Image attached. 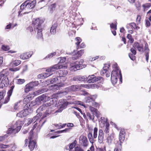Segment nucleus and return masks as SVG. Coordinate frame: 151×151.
Instances as JSON below:
<instances>
[{
    "instance_id": "obj_1",
    "label": "nucleus",
    "mask_w": 151,
    "mask_h": 151,
    "mask_svg": "<svg viewBox=\"0 0 151 151\" xmlns=\"http://www.w3.org/2000/svg\"><path fill=\"white\" fill-rule=\"evenodd\" d=\"M44 21L42 19L39 18H37L32 21V25L33 26L34 31L37 32V36L38 38L41 40H43L42 33V24Z\"/></svg>"
},
{
    "instance_id": "obj_2",
    "label": "nucleus",
    "mask_w": 151,
    "mask_h": 151,
    "mask_svg": "<svg viewBox=\"0 0 151 151\" xmlns=\"http://www.w3.org/2000/svg\"><path fill=\"white\" fill-rule=\"evenodd\" d=\"M36 3L35 0H33L30 2L29 0L23 3L20 6L21 11H19L18 16L20 15L21 12L24 10L26 11V12L23 13L24 14L30 12V11H29L28 10L33 8L35 7Z\"/></svg>"
},
{
    "instance_id": "obj_3",
    "label": "nucleus",
    "mask_w": 151,
    "mask_h": 151,
    "mask_svg": "<svg viewBox=\"0 0 151 151\" xmlns=\"http://www.w3.org/2000/svg\"><path fill=\"white\" fill-rule=\"evenodd\" d=\"M62 102L61 104V106L60 107V109H58L56 111L58 112H61L64 109H65L67 105L69 104H77L83 106L85 107V105L83 103L80 101H75L73 99H70L69 101H65L63 100H61L59 101V102Z\"/></svg>"
},
{
    "instance_id": "obj_4",
    "label": "nucleus",
    "mask_w": 151,
    "mask_h": 151,
    "mask_svg": "<svg viewBox=\"0 0 151 151\" xmlns=\"http://www.w3.org/2000/svg\"><path fill=\"white\" fill-rule=\"evenodd\" d=\"M23 123L22 121L18 120L16 121V123L12 127L8 129L7 134H14L18 132L21 129Z\"/></svg>"
},
{
    "instance_id": "obj_5",
    "label": "nucleus",
    "mask_w": 151,
    "mask_h": 151,
    "mask_svg": "<svg viewBox=\"0 0 151 151\" xmlns=\"http://www.w3.org/2000/svg\"><path fill=\"white\" fill-rule=\"evenodd\" d=\"M117 65L116 63L113 65V67L114 69L112 71L111 74V79L112 83L114 85L116 83L118 76V70H119V67Z\"/></svg>"
},
{
    "instance_id": "obj_6",
    "label": "nucleus",
    "mask_w": 151,
    "mask_h": 151,
    "mask_svg": "<svg viewBox=\"0 0 151 151\" xmlns=\"http://www.w3.org/2000/svg\"><path fill=\"white\" fill-rule=\"evenodd\" d=\"M89 86L90 85L81 84L80 85H73L67 87L66 88L69 92L71 91H77L78 90H79L81 87L86 88H88Z\"/></svg>"
},
{
    "instance_id": "obj_7",
    "label": "nucleus",
    "mask_w": 151,
    "mask_h": 151,
    "mask_svg": "<svg viewBox=\"0 0 151 151\" xmlns=\"http://www.w3.org/2000/svg\"><path fill=\"white\" fill-rule=\"evenodd\" d=\"M97 131L98 129L97 127H95L93 129V137L92 133L91 132H89L88 134V137L89 140L92 145H93V143L95 141L94 139L96 138L97 137Z\"/></svg>"
},
{
    "instance_id": "obj_8",
    "label": "nucleus",
    "mask_w": 151,
    "mask_h": 151,
    "mask_svg": "<svg viewBox=\"0 0 151 151\" xmlns=\"http://www.w3.org/2000/svg\"><path fill=\"white\" fill-rule=\"evenodd\" d=\"M103 80V78L101 77H96L94 75L89 76L88 77L86 76V81L89 83H94L99 81Z\"/></svg>"
},
{
    "instance_id": "obj_9",
    "label": "nucleus",
    "mask_w": 151,
    "mask_h": 151,
    "mask_svg": "<svg viewBox=\"0 0 151 151\" xmlns=\"http://www.w3.org/2000/svg\"><path fill=\"white\" fill-rule=\"evenodd\" d=\"M50 99V97L46 94H43L36 98V101L37 104H39L49 101Z\"/></svg>"
},
{
    "instance_id": "obj_10",
    "label": "nucleus",
    "mask_w": 151,
    "mask_h": 151,
    "mask_svg": "<svg viewBox=\"0 0 151 151\" xmlns=\"http://www.w3.org/2000/svg\"><path fill=\"white\" fill-rule=\"evenodd\" d=\"M33 129H32L30 131V136L29 137V139L30 140L28 147L31 151L33 150L34 148L37 147L36 143L34 141H31L32 139L33 133H32Z\"/></svg>"
},
{
    "instance_id": "obj_11",
    "label": "nucleus",
    "mask_w": 151,
    "mask_h": 151,
    "mask_svg": "<svg viewBox=\"0 0 151 151\" xmlns=\"http://www.w3.org/2000/svg\"><path fill=\"white\" fill-rule=\"evenodd\" d=\"M80 144L84 147H87L88 144V142L86 137L83 135H81L79 138Z\"/></svg>"
},
{
    "instance_id": "obj_12",
    "label": "nucleus",
    "mask_w": 151,
    "mask_h": 151,
    "mask_svg": "<svg viewBox=\"0 0 151 151\" xmlns=\"http://www.w3.org/2000/svg\"><path fill=\"white\" fill-rule=\"evenodd\" d=\"M28 106H30L29 104H26L24 106V108H26L25 109L19 112L18 113L17 115V116L19 117H23L26 116L29 114V113L28 111V109L26 108L25 107H28Z\"/></svg>"
},
{
    "instance_id": "obj_13",
    "label": "nucleus",
    "mask_w": 151,
    "mask_h": 151,
    "mask_svg": "<svg viewBox=\"0 0 151 151\" xmlns=\"http://www.w3.org/2000/svg\"><path fill=\"white\" fill-rule=\"evenodd\" d=\"M78 61H76L70 64V70L72 71H76L78 70L81 69L82 67H79V65L78 64Z\"/></svg>"
},
{
    "instance_id": "obj_14",
    "label": "nucleus",
    "mask_w": 151,
    "mask_h": 151,
    "mask_svg": "<svg viewBox=\"0 0 151 151\" xmlns=\"http://www.w3.org/2000/svg\"><path fill=\"white\" fill-rule=\"evenodd\" d=\"M63 68V65L60 63L55 64L50 68L46 70V71L47 72H52L55 71L56 70L60 69Z\"/></svg>"
},
{
    "instance_id": "obj_15",
    "label": "nucleus",
    "mask_w": 151,
    "mask_h": 151,
    "mask_svg": "<svg viewBox=\"0 0 151 151\" xmlns=\"http://www.w3.org/2000/svg\"><path fill=\"white\" fill-rule=\"evenodd\" d=\"M68 93V92L66 88L64 90L58 91L56 94L54 95V96L58 97H63L67 95Z\"/></svg>"
},
{
    "instance_id": "obj_16",
    "label": "nucleus",
    "mask_w": 151,
    "mask_h": 151,
    "mask_svg": "<svg viewBox=\"0 0 151 151\" xmlns=\"http://www.w3.org/2000/svg\"><path fill=\"white\" fill-rule=\"evenodd\" d=\"M1 73L3 74V76H2V78L3 77L2 80V84H3L4 86L7 87L8 86L9 84V81L8 78L7 77V74L5 73L4 71H3Z\"/></svg>"
},
{
    "instance_id": "obj_17",
    "label": "nucleus",
    "mask_w": 151,
    "mask_h": 151,
    "mask_svg": "<svg viewBox=\"0 0 151 151\" xmlns=\"http://www.w3.org/2000/svg\"><path fill=\"white\" fill-rule=\"evenodd\" d=\"M125 130L121 129L119 134V139L120 141L119 144L123 143L125 139Z\"/></svg>"
},
{
    "instance_id": "obj_18",
    "label": "nucleus",
    "mask_w": 151,
    "mask_h": 151,
    "mask_svg": "<svg viewBox=\"0 0 151 151\" xmlns=\"http://www.w3.org/2000/svg\"><path fill=\"white\" fill-rule=\"evenodd\" d=\"M73 81H86V76H77L73 77Z\"/></svg>"
},
{
    "instance_id": "obj_19",
    "label": "nucleus",
    "mask_w": 151,
    "mask_h": 151,
    "mask_svg": "<svg viewBox=\"0 0 151 151\" xmlns=\"http://www.w3.org/2000/svg\"><path fill=\"white\" fill-rule=\"evenodd\" d=\"M96 97L97 96L96 95L86 97L85 98V101L86 103L91 104L92 102H93L95 100Z\"/></svg>"
},
{
    "instance_id": "obj_20",
    "label": "nucleus",
    "mask_w": 151,
    "mask_h": 151,
    "mask_svg": "<svg viewBox=\"0 0 151 151\" xmlns=\"http://www.w3.org/2000/svg\"><path fill=\"white\" fill-rule=\"evenodd\" d=\"M50 105V104L46 103L40 107L37 110L36 112L38 113H40L42 115V113L41 111H43L44 110L46 109L47 106Z\"/></svg>"
},
{
    "instance_id": "obj_21",
    "label": "nucleus",
    "mask_w": 151,
    "mask_h": 151,
    "mask_svg": "<svg viewBox=\"0 0 151 151\" xmlns=\"http://www.w3.org/2000/svg\"><path fill=\"white\" fill-rule=\"evenodd\" d=\"M133 47L135 49H137L139 52H143V51L142 45H139V44L137 42L134 43L133 45Z\"/></svg>"
},
{
    "instance_id": "obj_22",
    "label": "nucleus",
    "mask_w": 151,
    "mask_h": 151,
    "mask_svg": "<svg viewBox=\"0 0 151 151\" xmlns=\"http://www.w3.org/2000/svg\"><path fill=\"white\" fill-rule=\"evenodd\" d=\"M98 141L100 143H102L104 140V133L103 131L101 129H99V132Z\"/></svg>"
},
{
    "instance_id": "obj_23",
    "label": "nucleus",
    "mask_w": 151,
    "mask_h": 151,
    "mask_svg": "<svg viewBox=\"0 0 151 151\" xmlns=\"http://www.w3.org/2000/svg\"><path fill=\"white\" fill-rule=\"evenodd\" d=\"M57 27L58 24L56 22H55L53 23L50 29V32L52 34H54L56 33V29Z\"/></svg>"
},
{
    "instance_id": "obj_24",
    "label": "nucleus",
    "mask_w": 151,
    "mask_h": 151,
    "mask_svg": "<svg viewBox=\"0 0 151 151\" xmlns=\"http://www.w3.org/2000/svg\"><path fill=\"white\" fill-rule=\"evenodd\" d=\"M103 122V124H104V126L105 125V129L104 131V132L106 134H108L109 132V124L108 119H106V121H104Z\"/></svg>"
},
{
    "instance_id": "obj_25",
    "label": "nucleus",
    "mask_w": 151,
    "mask_h": 151,
    "mask_svg": "<svg viewBox=\"0 0 151 151\" xmlns=\"http://www.w3.org/2000/svg\"><path fill=\"white\" fill-rule=\"evenodd\" d=\"M32 55L28 52L23 53L20 55V58L22 60L30 58Z\"/></svg>"
},
{
    "instance_id": "obj_26",
    "label": "nucleus",
    "mask_w": 151,
    "mask_h": 151,
    "mask_svg": "<svg viewBox=\"0 0 151 151\" xmlns=\"http://www.w3.org/2000/svg\"><path fill=\"white\" fill-rule=\"evenodd\" d=\"M52 112V109L51 108H48L46 110L45 112L43 114L42 117V119H43L44 118L46 117L49 116Z\"/></svg>"
},
{
    "instance_id": "obj_27",
    "label": "nucleus",
    "mask_w": 151,
    "mask_h": 151,
    "mask_svg": "<svg viewBox=\"0 0 151 151\" xmlns=\"http://www.w3.org/2000/svg\"><path fill=\"white\" fill-rule=\"evenodd\" d=\"M114 134L113 133L111 134L107 138L108 143L109 144H111L114 139Z\"/></svg>"
},
{
    "instance_id": "obj_28",
    "label": "nucleus",
    "mask_w": 151,
    "mask_h": 151,
    "mask_svg": "<svg viewBox=\"0 0 151 151\" xmlns=\"http://www.w3.org/2000/svg\"><path fill=\"white\" fill-rule=\"evenodd\" d=\"M32 86V84L30 83L27 84L25 88V92L26 93H27L31 90L33 88Z\"/></svg>"
},
{
    "instance_id": "obj_29",
    "label": "nucleus",
    "mask_w": 151,
    "mask_h": 151,
    "mask_svg": "<svg viewBox=\"0 0 151 151\" xmlns=\"http://www.w3.org/2000/svg\"><path fill=\"white\" fill-rule=\"evenodd\" d=\"M21 63V61L19 60H13L10 63V65L13 66H17L19 65Z\"/></svg>"
},
{
    "instance_id": "obj_30",
    "label": "nucleus",
    "mask_w": 151,
    "mask_h": 151,
    "mask_svg": "<svg viewBox=\"0 0 151 151\" xmlns=\"http://www.w3.org/2000/svg\"><path fill=\"white\" fill-rule=\"evenodd\" d=\"M58 5V2H56L51 4L50 6V11L51 12H53L55 10L56 6Z\"/></svg>"
},
{
    "instance_id": "obj_31",
    "label": "nucleus",
    "mask_w": 151,
    "mask_h": 151,
    "mask_svg": "<svg viewBox=\"0 0 151 151\" xmlns=\"http://www.w3.org/2000/svg\"><path fill=\"white\" fill-rule=\"evenodd\" d=\"M59 80L58 78H55L50 80H48L47 81V82L50 84H52L54 83L57 82V81Z\"/></svg>"
},
{
    "instance_id": "obj_32",
    "label": "nucleus",
    "mask_w": 151,
    "mask_h": 151,
    "mask_svg": "<svg viewBox=\"0 0 151 151\" xmlns=\"http://www.w3.org/2000/svg\"><path fill=\"white\" fill-rule=\"evenodd\" d=\"M41 116V114L40 113H38L37 115L35 116L32 119H31L33 122H35L37 121Z\"/></svg>"
},
{
    "instance_id": "obj_33",
    "label": "nucleus",
    "mask_w": 151,
    "mask_h": 151,
    "mask_svg": "<svg viewBox=\"0 0 151 151\" xmlns=\"http://www.w3.org/2000/svg\"><path fill=\"white\" fill-rule=\"evenodd\" d=\"M12 145V144H10L9 145H4L2 144H0V148L1 149H6L11 146Z\"/></svg>"
},
{
    "instance_id": "obj_34",
    "label": "nucleus",
    "mask_w": 151,
    "mask_h": 151,
    "mask_svg": "<svg viewBox=\"0 0 151 151\" xmlns=\"http://www.w3.org/2000/svg\"><path fill=\"white\" fill-rule=\"evenodd\" d=\"M64 86V84L59 83L57 84H55L54 85L53 88L54 89H56L57 90L59 89L60 88H61L62 87H63Z\"/></svg>"
},
{
    "instance_id": "obj_35",
    "label": "nucleus",
    "mask_w": 151,
    "mask_h": 151,
    "mask_svg": "<svg viewBox=\"0 0 151 151\" xmlns=\"http://www.w3.org/2000/svg\"><path fill=\"white\" fill-rule=\"evenodd\" d=\"M21 101H19L15 104L14 106V109L15 110L17 109L18 108H20L21 107Z\"/></svg>"
},
{
    "instance_id": "obj_36",
    "label": "nucleus",
    "mask_w": 151,
    "mask_h": 151,
    "mask_svg": "<svg viewBox=\"0 0 151 151\" xmlns=\"http://www.w3.org/2000/svg\"><path fill=\"white\" fill-rule=\"evenodd\" d=\"M151 6V5L150 3H146L143 4L142 5L144 11H145V10H147V9L149 8Z\"/></svg>"
},
{
    "instance_id": "obj_37",
    "label": "nucleus",
    "mask_w": 151,
    "mask_h": 151,
    "mask_svg": "<svg viewBox=\"0 0 151 151\" xmlns=\"http://www.w3.org/2000/svg\"><path fill=\"white\" fill-rule=\"evenodd\" d=\"M47 91V89L46 88H42L38 90L36 92L38 94H41L43 93L46 92Z\"/></svg>"
},
{
    "instance_id": "obj_38",
    "label": "nucleus",
    "mask_w": 151,
    "mask_h": 151,
    "mask_svg": "<svg viewBox=\"0 0 151 151\" xmlns=\"http://www.w3.org/2000/svg\"><path fill=\"white\" fill-rule=\"evenodd\" d=\"M77 143V141L75 140L73 142L71 143L69 145V148L70 149H73Z\"/></svg>"
},
{
    "instance_id": "obj_39",
    "label": "nucleus",
    "mask_w": 151,
    "mask_h": 151,
    "mask_svg": "<svg viewBox=\"0 0 151 151\" xmlns=\"http://www.w3.org/2000/svg\"><path fill=\"white\" fill-rule=\"evenodd\" d=\"M71 54L73 55L72 58L73 60H76L80 58L77 53H75L74 54L73 53H72Z\"/></svg>"
},
{
    "instance_id": "obj_40",
    "label": "nucleus",
    "mask_w": 151,
    "mask_h": 151,
    "mask_svg": "<svg viewBox=\"0 0 151 151\" xmlns=\"http://www.w3.org/2000/svg\"><path fill=\"white\" fill-rule=\"evenodd\" d=\"M122 148V144H118L116 147L114 149V151H120Z\"/></svg>"
},
{
    "instance_id": "obj_41",
    "label": "nucleus",
    "mask_w": 151,
    "mask_h": 151,
    "mask_svg": "<svg viewBox=\"0 0 151 151\" xmlns=\"http://www.w3.org/2000/svg\"><path fill=\"white\" fill-rule=\"evenodd\" d=\"M77 42L76 43V44L77 45V47L79 48V45L81 41V40L80 38L78 37H76V39Z\"/></svg>"
},
{
    "instance_id": "obj_42",
    "label": "nucleus",
    "mask_w": 151,
    "mask_h": 151,
    "mask_svg": "<svg viewBox=\"0 0 151 151\" xmlns=\"http://www.w3.org/2000/svg\"><path fill=\"white\" fill-rule=\"evenodd\" d=\"M16 81V83L19 84H22L25 82V80L24 79H17Z\"/></svg>"
},
{
    "instance_id": "obj_43",
    "label": "nucleus",
    "mask_w": 151,
    "mask_h": 151,
    "mask_svg": "<svg viewBox=\"0 0 151 151\" xmlns=\"http://www.w3.org/2000/svg\"><path fill=\"white\" fill-rule=\"evenodd\" d=\"M127 38L130 41L131 43H132L134 41L132 36L130 34H128L127 36Z\"/></svg>"
},
{
    "instance_id": "obj_44",
    "label": "nucleus",
    "mask_w": 151,
    "mask_h": 151,
    "mask_svg": "<svg viewBox=\"0 0 151 151\" xmlns=\"http://www.w3.org/2000/svg\"><path fill=\"white\" fill-rule=\"evenodd\" d=\"M118 77L119 78L120 81L121 82V83H122V76L120 70H119H119H118Z\"/></svg>"
},
{
    "instance_id": "obj_45",
    "label": "nucleus",
    "mask_w": 151,
    "mask_h": 151,
    "mask_svg": "<svg viewBox=\"0 0 151 151\" xmlns=\"http://www.w3.org/2000/svg\"><path fill=\"white\" fill-rule=\"evenodd\" d=\"M94 115H91L90 114L89 112L86 113V116L87 117H88L90 119L93 120L94 119Z\"/></svg>"
},
{
    "instance_id": "obj_46",
    "label": "nucleus",
    "mask_w": 151,
    "mask_h": 151,
    "mask_svg": "<svg viewBox=\"0 0 151 151\" xmlns=\"http://www.w3.org/2000/svg\"><path fill=\"white\" fill-rule=\"evenodd\" d=\"M56 54V52L51 53L49 54L46 57V58H50L55 55Z\"/></svg>"
},
{
    "instance_id": "obj_47",
    "label": "nucleus",
    "mask_w": 151,
    "mask_h": 151,
    "mask_svg": "<svg viewBox=\"0 0 151 151\" xmlns=\"http://www.w3.org/2000/svg\"><path fill=\"white\" fill-rule=\"evenodd\" d=\"M84 53V50H81L80 51L77 52L76 53L78 55V56H79L80 58Z\"/></svg>"
},
{
    "instance_id": "obj_48",
    "label": "nucleus",
    "mask_w": 151,
    "mask_h": 151,
    "mask_svg": "<svg viewBox=\"0 0 151 151\" xmlns=\"http://www.w3.org/2000/svg\"><path fill=\"white\" fill-rule=\"evenodd\" d=\"M135 55H134L133 54L131 53H129V56L130 59L132 60H134L135 59Z\"/></svg>"
},
{
    "instance_id": "obj_49",
    "label": "nucleus",
    "mask_w": 151,
    "mask_h": 151,
    "mask_svg": "<svg viewBox=\"0 0 151 151\" xmlns=\"http://www.w3.org/2000/svg\"><path fill=\"white\" fill-rule=\"evenodd\" d=\"M89 109L90 111L93 113V114H94V113L97 110L96 109L91 106H90L89 107Z\"/></svg>"
},
{
    "instance_id": "obj_50",
    "label": "nucleus",
    "mask_w": 151,
    "mask_h": 151,
    "mask_svg": "<svg viewBox=\"0 0 151 151\" xmlns=\"http://www.w3.org/2000/svg\"><path fill=\"white\" fill-rule=\"evenodd\" d=\"M2 49L5 51L8 50L9 49V47L8 45H2Z\"/></svg>"
},
{
    "instance_id": "obj_51",
    "label": "nucleus",
    "mask_w": 151,
    "mask_h": 151,
    "mask_svg": "<svg viewBox=\"0 0 151 151\" xmlns=\"http://www.w3.org/2000/svg\"><path fill=\"white\" fill-rule=\"evenodd\" d=\"M110 66V65L109 64H105L104 65L103 69L104 70H106L107 71V70L109 68Z\"/></svg>"
},
{
    "instance_id": "obj_52",
    "label": "nucleus",
    "mask_w": 151,
    "mask_h": 151,
    "mask_svg": "<svg viewBox=\"0 0 151 151\" xmlns=\"http://www.w3.org/2000/svg\"><path fill=\"white\" fill-rule=\"evenodd\" d=\"M130 26L134 28H136L137 29H139V27H137L135 23H132L129 24Z\"/></svg>"
},
{
    "instance_id": "obj_53",
    "label": "nucleus",
    "mask_w": 151,
    "mask_h": 151,
    "mask_svg": "<svg viewBox=\"0 0 151 151\" xmlns=\"http://www.w3.org/2000/svg\"><path fill=\"white\" fill-rule=\"evenodd\" d=\"M30 83L32 84V87H33V88L35 86H37L39 83L38 81H35Z\"/></svg>"
},
{
    "instance_id": "obj_54",
    "label": "nucleus",
    "mask_w": 151,
    "mask_h": 151,
    "mask_svg": "<svg viewBox=\"0 0 151 151\" xmlns=\"http://www.w3.org/2000/svg\"><path fill=\"white\" fill-rule=\"evenodd\" d=\"M75 151H84L83 149L79 146H77L75 148Z\"/></svg>"
},
{
    "instance_id": "obj_55",
    "label": "nucleus",
    "mask_w": 151,
    "mask_h": 151,
    "mask_svg": "<svg viewBox=\"0 0 151 151\" xmlns=\"http://www.w3.org/2000/svg\"><path fill=\"white\" fill-rule=\"evenodd\" d=\"M20 69L19 67H15L14 68H10V70L12 71H16L19 70Z\"/></svg>"
},
{
    "instance_id": "obj_56",
    "label": "nucleus",
    "mask_w": 151,
    "mask_h": 151,
    "mask_svg": "<svg viewBox=\"0 0 151 151\" xmlns=\"http://www.w3.org/2000/svg\"><path fill=\"white\" fill-rule=\"evenodd\" d=\"M130 50L132 52L131 53L133 54L134 55H135L136 54L137 52L136 50V49L134 47H133L132 48L130 49Z\"/></svg>"
},
{
    "instance_id": "obj_57",
    "label": "nucleus",
    "mask_w": 151,
    "mask_h": 151,
    "mask_svg": "<svg viewBox=\"0 0 151 151\" xmlns=\"http://www.w3.org/2000/svg\"><path fill=\"white\" fill-rule=\"evenodd\" d=\"M92 105L96 107H98L99 106V104L96 102H95L94 101L93 102H92V103L90 105Z\"/></svg>"
},
{
    "instance_id": "obj_58",
    "label": "nucleus",
    "mask_w": 151,
    "mask_h": 151,
    "mask_svg": "<svg viewBox=\"0 0 151 151\" xmlns=\"http://www.w3.org/2000/svg\"><path fill=\"white\" fill-rule=\"evenodd\" d=\"M110 27L111 29H113L115 30H116L117 29L116 25H115L112 23L110 24Z\"/></svg>"
},
{
    "instance_id": "obj_59",
    "label": "nucleus",
    "mask_w": 151,
    "mask_h": 151,
    "mask_svg": "<svg viewBox=\"0 0 151 151\" xmlns=\"http://www.w3.org/2000/svg\"><path fill=\"white\" fill-rule=\"evenodd\" d=\"M58 78L59 80H60V82L65 81L66 80V78L64 76H63L62 77Z\"/></svg>"
},
{
    "instance_id": "obj_60",
    "label": "nucleus",
    "mask_w": 151,
    "mask_h": 151,
    "mask_svg": "<svg viewBox=\"0 0 151 151\" xmlns=\"http://www.w3.org/2000/svg\"><path fill=\"white\" fill-rule=\"evenodd\" d=\"M141 19V16L139 15H138L136 19V22L137 24H139L140 23V21Z\"/></svg>"
},
{
    "instance_id": "obj_61",
    "label": "nucleus",
    "mask_w": 151,
    "mask_h": 151,
    "mask_svg": "<svg viewBox=\"0 0 151 151\" xmlns=\"http://www.w3.org/2000/svg\"><path fill=\"white\" fill-rule=\"evenodd\" d=\"M54 125L55 126V127L58 129H61V123L58 124H54Z\"/></svg>"
},
{
    "instance_id": "obj_62",
    "label": "nucleus",
    "mask_w": 151,
    "mask_h": 151,
    "mask_svg": "<svg viewBox=\"0 0 151 151\" xmlns=\"http://www.w3.org/2000/svg\"><path fill=\"white\" fill-rule=\"evenodd\" d=\"M12 26V24L10 23L9 24L7 25L5 27V29H10Z\"/></svg>"
},
{
    "instance_id": "obj_63",
    "label": "nucleus",
    "mask_w": 151,
    "mask_h": 151,
    "mask_svg": "<svg viewBox=\"0 0 151 151\" xmlns=\"http://www.w3.org/2000/svg\"><path fill=\"white\" fill-rule=\"evenodd\" d=\"M66 60V58H65L63 57L62 58L60 59V63H60L61 64V63H64Z\"/></svg>"
},
{
    "instance_id": "obj_64",
    "label": "nucleus",
    "mask_w": 151,
    "mask_h": 151,
    "mask_svg": "<svg viewBox=\"0 0 151 151\" xmlns=\"http://www.w3.org/2000/svg\"><path fill=\"white\" fill-rule=\"evenodd\" d=\"M150 21L147 20H145V25L147 27H148L150 26Z\"/></svg>"
}]
</instances>
